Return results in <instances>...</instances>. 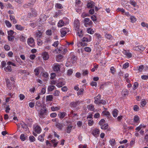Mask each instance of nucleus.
I'll list each match as a JSON object with an SVG mask.
<instances>
[{
	"mask_svg": "<svg viewBox=\"0 0 148 148\" xmlns=\"http://www.w3.org/2000/svg\"><path fill=\"white\" fill-rule=\"evenodd\" d=\"M45 135L43 134L42 135H40L38 137V140L41 141L42 142L44 140V137L45 136Z\"/></svg>",
	"mask_w": 148,
	"mask_h": 148,
	"instance_id": "37",
	"label": "nucleus"
},
{
	"mask_svg": "<svg viewBox=\"0 0 148 148\" xmlns=\"http://www.w3.org/2000/svg\"><path fill=\"white\" fill-rule=\"evenodd\" d=\"M77 35L80 38L82 37V36L83 33L82 30H79L78 31H77Z\"/></svg>",
	"mask_w": 148,
	"mask_h": 148,
	"instance_id": "40",
	"label": "nucleus"
},
{
	"mask_svg": "<svg viewBox=\"0 0 148 148\" xmlns=\"http://www.w3.org/2000/svg\"><path fill=\"white\" fill-rule=\"evenodd\" d=\"M109 143L112 146L114 145L116 143L115 140L114 139H110L109 141Z\"/></svg>",
	"mask_w": 148,
	"mask_h": 148,
	"instance_id": "45",
	"label": "nucleus"
},
{
	"mask_svg": "<svg viewBox=\"0 0 148 148\" xmlns=\"http://www.w3.org/2000/svg\"><path fill=\"white\" fill-rule=\"evenodd\" d=\"M123 53L129 58H131L132 57V53H130L128 52L127 50H124Z\"/></svg>",
	"mask_w": 148,
	"mask_h": 148,
	"instance_id": "22",
	"label": "nucleus"
},
{
	"mask_svg": "<svg viewBox=\"0 0 148 148\" xmlns=\"http://www.w3.org/2000/svg\"><path fill=\"white\" fill-rule=\"evenodd\" d=\"M15 28L18 30H22L24 28V27H23L20 25H15Z\"/></svg>",
	"mask_w": 148,
	"mask_h": 148,
	"instance_id": "34",
	"label": "nucleus"
},
{
	"mask_svg": "<svg viewBox=\"0 0 148 148\" xmlns=\"http://www.w3.org/2000/svg\"><path fill=\"white\" fill-rule=\"evenodd\" d=\"M61 67L60 65L59 64L55 63L52 66V69L54 71L58 72L60 71V69Z\"/></svg>",
	"mask_w": 148,
	"mask_h": 148,
	"instance_id": "3",
	"label": "nucleus"
},
{
	"mask_svg": "<svg viewBox=\"0 0 148 148\" xmlns=\"http://www.w3.org/2000/svg\"><path fill=\"white\" fill-rule=\"evenodd\" d=\"M4 70L6 72H11L12 69L11 66L8 65L6 67L4 68Z\"/></svg>",
	"mask_w": 148,
	"mask_h": 148,
	"instance_id": "30",
	"label": "nucleus"
},
{
	"mask_svg": "<svg viewBox=\"0 0 148 148\" xmlns=\"http://www.w3.org/2000/svg\"><path fill=\"white\" fill-rule=\"evenodd\" d=\"M40 69L41 67H38L34 69V72L35 76H38L39 74L40 73Z\"/></svg>",
	"mask_w": 148,
	"mask_h": 148,
	"instance_id": "23",
	"label": "nucleus"
},
{
	"mask_svg": "<svg viewBox=\"0 0 148 148\" xmlns=\"http://www.w3.org/2000/svg\"><path fill=\"white\" fill-rule=\"evenodd\" d=\"M29 140L33 142L35 141V138L33 136H31L29 137Z\"/></svg>",
	"mask_w": 148,
	"mask_h": 148,
	"instance_id": "60",
	"label": "nucleus"
},
{
	"mask_svg": "<svg viewBox=\"0 0 148 148\" xmlns=\"http://www.w3.org/2000/svg\"><path fill=\"white\" fill-rule=\"evenodd\" d=\"M108 127V125L107 123H106L103 125H101V128L102 129L106 130L107 129Z\"/></svg>",
	"mask_w": 148,
	"mask_h": 148,
	"instance_id": "50",
	"label": "nucleus"
},
{
	"mask_svg": "<svg viewBox=\"0 0 148 148\" xmlns=\"http://www.w3.org/2000/svg\"><path fill=\"white\" fill-rule=\"evenodd\" d=\"M69 30L66 27H63L60 30V32L61 33V36L62 37H64L67 32H69Z\"/></svg>",
	"mask_w": 148,
	"mask_h": 148,
	"instance_id": "4",
	"label": "nucleus"
},
{
	"mask_svg": "<svg viewBox=\"0 0 148 148\" xmlns=\"http://www.w3.org/2000/svg\"><path fill=\"white\" fill-rule=\"evenodd\" d=\"M147 103L146 100L145 99H143L141 100L140 104L142 107L144 106Z\"/></svg>",
	"mask_w": 148,
	"mask_h": 148,
	"instance_id": "38",
	"label": "nucleus"
},
{
	"mask_svg": "<svg viewBox=\"0 0 148 148\" xmlns=\"http://www.w3.org/2000/svg\"><path fill=\"white\" fill-rule=\"evenodd\" d=\"M91 18L94 22L96 21L97 20V17L96 16L94 15H92V16L91 17Z\"/></svg>",
	"mask_w": 148,
	"mask_h": 148,
	"instance_id": "63",
	"label": "nucleus"
},
{
	"mask_svg": "<svg viewBox=\"0 0 148 148\" xmlns=\"http://www.w3.org/2000/svg\"><path fill=\"white\" fill-rule=\"evenodd\" d=\"M71 58V60L72 61V63L75 64L77 60V57L73 53H71L69 58Z\"/></svg>",
	"mask_w": 148,
	"mask_h": 148,
	"instance_id": "8",
	"label": "nucleus"
},
{
	"mask_svg": "<svg viewBox=\"0 0 148 148\" xmlns=\"http://www.w3.org/2000/svg\"><path fill=\"white\" fill-rule=\"evenodd\" d=\"M60 108V107H54V106H52L51 107V110L52 111H55L58 110Z\"/></svg>",
	"mask_w": 148,
	"mask_h": 148,
	"instance_id": "41",
	"label": "nucleus"
},
{
	"mask_svg": "<svg viewBox=\"0 0 148 148\" xmlns=\"http://www.w3.org/2000/svg\"><path fill=\"white\" fill-rule=\"evenodd\" d=\"M73 63H72V62L71 60L70 61H67L66 62L65 64V66L66 67L71 66L73 65V64H74Z\"/></svg>",
	"mask_w": 148,
	"mask_h": 148,
	"instance_id": "27",
	"label": "nucleus"
},
{
	"mask_svg": "<svg viewBox=\"0 0 148 148\" xmlns=\"http://www.w3.org/2000/svg\"><path fill=\"white\" fill-rule=\"evenodd\" d=\"M88 124L89 126L92 125L94 123L92 119L88 120Z\"/></svg>",
	"mask_w": 148,
	"mask_h": 148,
	"instance_id": "62",
	"label": "nucleus"
},
{
	"mask_svg": "<svg viewBox=\"0 0 148 148\" xmlns=\"http://www.w3.org/2000/svg\"><path fill=\"white\" fill-rule=\"evenodd\" d=\"M42 56L43 59L45 60H47L49 58V56L48 53L46 52L42 53Z\"/></svg>",
	"mask_w": 148,
	"mask_h": 148,
	"instance_id": "13",
	"label": "nucleus"
},
{
	"mask_svg": "<svg viewBox=\"0 0 148 148\" xmlns=\"http://www.w3.org/2000/svg\"><path fill=\"white\" fill-rule=\"evenodd\" d=\"M84 91V90L83 88L80 89L77 92V95L78 96H82Z\"/></svg>",
	"mask_w": 148,
	"mask_h": 148,
	"instance_id": "32",
	"label": "nucleus"
},
{
	"mask_svg": "<svg viewBox=\"0 0 148 148\" xmlns=\"http://www.w3.org/2000/svg\"><path fill=\"white\" fill-rule=\"evenodd\" d=\"M101 97V95L99 94L98 95L95 97L94 98V99H95L94 103H95L99 104V103H100Z\"/></svg>",
	"mask_w": 148,
	"mask_h": 148,
	"instance_id": "9",
	"label": "nucleus"
},
{
	"mask_svg": "<svg viewBox=\"0 0 148 148\" xmlns=\"http://www.w3.org/2000/svg\"><path fill=\"white\" fill-rule=\"evenodd\" d=\"M119 112V111L118 110L116 109H114L112 111V115L114 117H116L117 116L118 113Z\"/></svg>",
	"mask_w": 148,
	"mask_h": 148,
	"instance_id": "24",
	"label": "nucleus"
},
{
	"mask_svg": "<svg viewBox=\"0 0 148 148\" xmlns=\"http://www.w3.org/2000/svg\"><path fill=\"white\" fill-rule=\"evenodd\" d=\"M34 4L32 3H29L27 4H25L23 7L25 8H28V7H32L34 5Z\"/></svg>",
	"mask_w": 148,
	"mask_h": 148,
	"instance_id": "36",
	"label": "nucleus"
},
{
	"mask_svg": "<svg viewBox=\"0 0 148 148\" xmlns=\"http://www.w3.org/2000/svg\"><path fill=\"white\" fill-rule=\"evenodd\" d=\"M73 126L71 125H69L66 127V131L67 133H70L71 131V129Z\"/></svg>",
	"mask_w": 148,
	"mask_h": 148,
	"instance_id": "21",
	"label": "nucleus"
},
{
	"mask_svg": "<svg viewBox=\"0 0 148 148\" xmlns=\"http://www.w3.org/2000/svg\"><path fill=\"white\" fill-rule=\"evenodd\" d=\"M63 56L60 54L58 55L56 58V61L57 62H60L62 60Z\"/></svg>",
	"mask_w": 148,
	"mask_h": 148,
	"instance_id": "19",
	"label": "nucleus"
},
{
	"mask_svg": "<svg viewBox=\"0 0 148 148\" xmlns=\"http://www.w3.org/2000/svg\"><path fill=\"white\" fill-rule=\"evenodd\" d=\"M59 44V42L58 41H55L52 45V46L55 47H56Z\"/></svg>",
	"mask_w": 148,
	"mask_h": 148,
	"instance_id": "56",
	"label": "nucleus"
},
{
	"mask_svg": "<svg viewBox=\"0 0 148 148\" xmlns=\"http://www.w3.org/2000/svg\"><path fill=\"white\" fill-rule=\"evenodd\" d=\"M105 36L108 39H111L112 38L111 35L110 34H106L105 35Z\"/></svg>",
	"mask_w": 148,
	"mask_h": 148,
	"instance_id": "54",
	"label": "nucleus"
},
{
	"mask_svg": "<svg viewBox=\"0 0 148 148\" xmlns=\"http://www.w3.org/2000/svg\"><path fill=\"white\" fill-rule=\"evenodd\" d=\"M62 13L61 10H59L58 12H56L54 17H57L58 16Z\"/></svg>",
	"mask_w": 148,
	"mask_h": 148,
	"instance_id": "58",
	"label": "nucleus"
},
{
	"mask_svg": "<svg viewBox=\"0 0 148 148\" xmlns=\"http://www.w3.org/2000/svg\"><path fill=\"white\" fill-rule=\"evenodd\" d=\"M102 113L103 116H105L107 118L110 120L112 118L110 115V114L108 111L104 110L102 112Z\"/></svg>",
	"mask_w": 148,
	"mask_h": 148,
	"instance_id": "6",
	"label": "nucleus"
},
{
	"mask_svg": "<svg viewBox=\"0 0 148 148\" xmlns=\"http://www.w3.org/2000/svg\"><path fill=\"white\" fill-rule=\"evenodd\" d=\"M35 132L38 133H40L41 131V129L40 127L38 125H36L35 128Z\"/></svg>",
	"mask_w": 148,
	"mask_h": 148,
	"instance_id": "17",
	"label": "nucleus"
},
{
	"mask_svg": "<svg viewBox=\"0 0 148 148\" xmlns=\"http://www.w3.org/2000/svg\"><path fill=\"white\" fill-rule=\"evenodd\" d=\"M65 24L64 23L63 21L61 20L59 21L58 24V26L59 27H61L63 26H64V25Z\"/></svg>",
	"mask_w": 148,
	"mask_h": 148,
	"instance_id": "20",
	"label": "nucleus"
},
{
	"mask_svg": "<svg viewBox=\"0 0 148 148\" xmlns=\"http://www.w3.org/2000/svg\"><path fill=\"white\" fill-rule=\"evenodd\" d=\"M87 108L88 110L90 111H93L95 110L94 106L92 104L88 105L87 106Z\"/></svg>",
	"mask_w": 148,
	"mask_h": 148,
	"instance_id": "29",
	"label": "nucleus"
},
{
	"mask_svg": "<svg viewBox=\"0 0 148 148\" xmlns=\"http://www.w3.org/2000/svg\"><path fill=\"white\" fill-rule=\"evenodd\" d=\"M99 129H95L93 130L92 132V134L94 136H96L99 134Z\"/></svg>",
	"mask_w": 148,
	"mask_h": 148,
	"instance_id": "16",
	"label": "nucleus"
},
{
	"mask_svg": "<svg viewBox=\"0 0 148 148\" xmlns=\"http://www.w3.org/2000/svg\"><path fill=\"white\" fill-rule=\"evenodd\" d=\"M130 4L133 5L134 7H136L137 6V3L134 0H130Z\"/></svg>",
	"mask_w": 148,
	"mask_h": 148,
	"instance_id": "43",
	"label": "nucleus"
},
{
	"mask_svg": "<svg viewBox=\"0 0 148 148\" xmlns=\"http://www.w3.org/2000/svg\"><path fill=\"white\" fill-rule=\"evenodd\" d=\"M146 127L145 125L144 124H141L139 126L137 127L136 130H137V132L139 131L142 127L145 128Z\"/></svg>",
	"mask_w": 148,
	"mask_h": 148,
	"instance_id": "31",
	"label": "nucleus"
},
{
	"mask_svg": "<svg viewBox=\"0 0 148 148\" xmlns=\"http://www.w3.org/2000/svg\"><path fill=\"white\" fill-rule=\"evenodd\" d=\"M8 40L12 42L14 40V36H8Z\"/></svg>",
	"mask_w": 148,
	"mask_h": 148,
	"instance_id": "49",
	"label": "nucleus"
},
{
	"mask_svg": "<svg viewBox=\"0 0 148 148\" xmlns=\"http://www.w3.org/2000/svg\"><path fill=\"white\" fill-rule=\"evenodd\" d=\"M55 88V86L53 85H49L48 86L47 90L48 92H51L53 91Z\"/></svg>",
	"mask_w": 148,
	"mask_h": 148,
	"instance_id": "28",
	"label": "nucleus"
},
{
	"mask_svg": "<svg viewBox=\"0 0 148 148\" xmlns=\"http://www.w3.org/2000/svg\"><path fill=\"white\" fill-rule=\"evenodd\" d=\"M91 40V37L89 35H87L85 37H84L82 39L83 42H90Z\"/></svg>",
	"mask_w": 148,
	"mask_h": 148,
	"instance_id": "11",
	"label": "nucleus"
},
{
	"mask_svg": "<svg viewBox=\"0 0 148 148\" xmlns=\"http://www.w3.org/2000/svg\"><path fill=\"white\" fill-rule=\"evenodd\" d=\"M5 23L6 25L8 27H10L12 26V24L9 21L5 20Z\"/></svg>",
	"mask_w": 148,
	"mask_h": 148,
	"instance_id": "46",
	"label": "nucleus"
},
{
	"mask_svg": "<svg viewBox=\"0 0 148 148\" xmlns=\"http://www.w3.org/2000/svg\"><path fill=\"white\" fill-rule=\"evenodd\" d=\"M56 126L58 129L61 130L62 129V127H63V125L62 123H58L56 124Z\"/></svg>",
	"mask_w": 148,
	"mask_h": 148,
	"instance_id": "26",
	"label": "nucleus"
},
{
	"mask_svg": "<svg viewBox=\"0 0 148 148\" xmlns=\"http://www.w3.org/2000/svg\"><path fill=\"white\" fill-rule=\"evenodd\" d=\"M66 115V113L65 112H61L60 113V116L59 118L60 119L63 118Z\"/></svg>",
	"mask_w": 148,
	"mask_h": 148,
	"instance_id": "44",
	"label": "nucleus"
},
{
	"mask_svg": "<svg viewBox=\"0 0 148 148\" xmlns=\"http://www.w3.org/2000/svg\"><path fill=\"white\" fill-rule=\"evenodd\" d=\"M74 26L75 27V29L76 31H78L80 27V23L79 20L77 19H76L74 22Z\"/></svg>",
	"mask_w": 148,
	"mask_h": 148,
	"instance_id": "5",
	"label": "nucleus"
},
{
	"mask_svg": "<svg viewBox=\"0 0 148 148\" xmlns=\"http://www.w3.org/2000/svg\"><path fill=\"white\" fill-rule=\"evenodd\" d=\"M84 50L87 52H90L91 51V49L90 47H86L84 48Z\"/></svg>",
	"mask_w": 148,
	"mask_h": 148,
	"instance_id": "64",
	"label": "nucleus"
},
{
	"mask_svg": "<svg viewBox=\"0 0 148 148\" xmlns=\"http://www.w3.org/2000/svg\"><path fill=\"white\" fill-rule=\"evenodd\" d=\"M65 82L64 79L62 78H60L57 81L56 86L58 88H61L63 86L65 85Z\"/></svg>",
	"mask_w": 148,
	"mask_h": 148,
	"instance_id": "2",
	"label": "nucleus"
},
{
	"mask_svg": "<svg viewBox=\"0 0 148 148\" xmlns=\"http://www.w3.org/2000/svg\"><path fill=\"white\" fill-rule=\"evenodd\" d=\"M51 141L52 143L53 144V146L54 147H56L58 144V142L56 140V139L52 140H51Z\"/></svg>",
	"mask_w": 148,
	"mask_h": 148,
	"instance_id": "35",
	"label": "nucleus"
},
{
	"mask_svg": "<svg viewBox=\"0 0 148 148\" xmlns=\"http://www.w3.org/2000/svg\"><path fill=\"white\" fill-rule=\"evenodd\" d=\"M40 17V21L41 22H44L46 20L47 17L46 15L43 14H41Z\"/></svg>",
	"mask_w": 148,
	"mask_h": 148,
	"instance_id": "12",
	"label": "nucleus"
},
{
	"mask_svg": "<svg viewBox=\"0 0 148 148\" xmlns=\"http://www.w3.org/2000/svg\"><path fill=\"white\" fill-rule=\"evenodd\" d=\"M80 102L79 101H77L75 102H71L70 103V105L71 107L74 108L76 107L79 104Z\"/></svg>",
	"mask_w": 148,
	"mask_h": 148,
	"instance_id": "18",
	"label": "nucleus"
},
{
	"mask_svg": "<svg viewBox=\"0 0 148 148\" xmlns=\"http://www.w3.org/2000/svg\"><path fill=\"white\" fill-rule=\"evenodd\" d=\"M87 6L88 8H93L95 6V3L92 1H88L87 2Z\"/></svg>",
	"mask_w": 148,
	"mask_h": 148,
	"instance_id": "10",
	"label": "nucleus"
},
{
	"mask_svg": "<svg viewBox=\"0 0 148 148\" xmlns=\"http://www.w3.org/2000/svg\"><path fill=\"white\" fill-rule=\"evenodd\" d=\"M138 83L137 82H135L133 86V90H135L138 87Z\"/></svg>",
	"mask_w": 148,
	"mask_h": 148,
	"instance_id": "47",
	"label": "nucleus"
},
{
	"mask_svg": "<svg viewBox=\"0 0 148 148\" xmlns=\"http://www.w3.org/2000/svg\"><path fill=\"white\" fill-rule=\"evenodd\" d=\"M139 116L137 115H135L134 118V120L135 122H137L139 120Z\"/></svg>",
	"mask_w": 148,
	"mask_h": 148,
	"instance_id": "52",
	"label": "nucleus"
},
{
	"mask_svg": "<svg viewBox=\"0 0 148 148\" xmlns=\"http://www.w3.org/2000/svg\"><path fill=\"white\" fill-rule=\"evenodd\" d=\"M14 33V32L12 30H10L8 31V36H13Z\"/></svg>",
	"mask_w": 148,
	"mask_h": 148,
	"instance_id": "55",
	"label": "nucleus"
},
{
	"mask_svg": "<svg viewBox=\"0 0 148 148\" xmlns=\"http://www.w3.org/2000/svg\"><path fill=\"white\" fill-rule=\"evenodd\" d=\"M20 138L22 141H24L25 139V135L23 134H22L20 136Z\"/></svg>",
	"mask_w": 148,
	"mask_h": 148,
	"instance_id": "57",
	"label": "nucleus"
},
{
	"mask_svg": "<svg viewBox=\"0 0 148 148\" xmlns=\"http://www.w3.org/2000/svg\"><path fill=\"white\" fill-rule=\"evenodd\" d=\"M144 66L143 65L140 66L138 69V70L139 72H141L144 69Z\"/></svg>",
	"mask_w": 148,
	"mask_h": 148,
	"instance_id": "53",
	"label": "nucleus"
},
{
	"mask_svg": "<svg viewBox=\"0 0 148 148\" xmlns=\"http://www.w3.org/2000/svg\"><path fill=\"white\" fill-rule=\"evenodd\" d=\"M60 94V91L58 90H56L53 93V95L55 96H58Z\"/></svg>",
	"mask_w": 148,
	"mask_h": 148,
	"instance_id": "59",
	"label": "nucleus"
},
{
	"mask_svg": "<svg viewBox=\"0 0 148 148\" xmlns=\"http://www.w3.org/2000/svg\"><path fill=\"white\" fill-rule=\"evenodd\" d=\"M62 20L63 21L65 24H68L69 23V20L67 17H63Z\"/></svg>",
	"mask_w": 148,
	"mask_h": 148,
	"instance_id": "42",
	"label": "nucleus"
},
{
	"mask_svg": "<svg viewBox=\"0 0 148 148\" xmlns=\"http://www.w3.org/2000/svg\"><path fill=\"white\" fill-rule=\"evenodd\" d=\"M128 94V91L127 89L123 90H122V95L125 96L127 95Z\"/></svg>",
	"mask_w": 148,
	"mask_h": 148,
	"instance_id": "33",
	"label": "nucleus"
},
{
	"mask_svg": "<svg viewBox=\"0 0 148 148\" xmlns=\"http://www.w3.org/2000/svg\"><path fill=\"white\" fill-rule=\"evenodd\" d=\"M9 17L10 20L13 24H15L17 23V21L15 18V16L12 15H10Z\"/></svg>",
	"mask_w": 148,
	"mask_h": 148,
	"instance_id": "15",
	"label": "nucleus"
},
{
	"mask_svg": "<svg viewBox=\"0 0 148 148\" xmlns=\"http://www.w3.org/2000/svg\"><path fill=\"white\" fill-rule=\"evenodd\" d=\"M27 42L28 45L31 47H33L35 45L34 39L32 38H28Z\"/></svg>",
	"mask_w": 148,
	"mask_h": 148,
	"instance_id": "7",
	"label": "nucleus"
},
{
	"mask_svg": "<svg viewBox=\"0 0 148 148\" xmlns=\"http://www.w3.org/2000/svg\"><path fill=\"white\" fill-rule=\"evenodd\" d=\"M130 19L131 20V22L132 23H134L136 21V18L135 16H130Z\"/></svg>",
	"mask_w": 148,
	"mask_h": 148,
	"instance_id": "39",
	"label": "nucleus"
},
{
	"mask_svg": "<svg viewBox=\"0 0 148 148\" xmlns=\"http://www.w3.org/2000/svg\"><path fill=\"white\" fill-rule=\"evenodd\" d=\"M56 7L58 8L61 9L63 8V6L62 4L59 3H56L55 5Z\"/></svg>",
	"mask_w": 148,
	"mask_h": 148,
	"instance_id": "51",
	"label": "nucleus"
},
{
	"mask_svg": "<svg viewBox=\"0 0 148 148\" xmlns=\"http://www.w3.org/2000/svg\"><path fill=\"white\" fill-rule=\"evenodd\" d=\"M48 110L45 107L41 109L38 112V116L41 118H44L45 116L47 115Z\"/></svg>",
	"mask_w": 148,
	"mask_h": 148,
	"instance_id": "1",
	"label": "nucleus"
},
{
	"mask_svg": "<svg viewBox=\"0 0 148 148\" xmlns=\"http://www.w3.org/2000/svg\"><path fill=\"white\" fill-rule=\"evenodd\" d=\"M73 70L72 69H70L68 71L67 75H71L73 73Z\"/></svg>",
	"mask_w": 148,
	"mask_h": 148,
	"instance_id": "61",
	"label": "nucleus"
},
{
	"mask_svg": "<svg viewBox=\"0 0 148 148\" xmlns=\"http://www.w3.org/2000/svg\"><path fill=\"white\" fill-rule=\"evenodd\" d=\"M53 97L52 95H47L46 97V101L47 102L52 101Z\"/></svg>",
	"mask_w": 148,
	"mask_h": 148,
	"instance_id": "25",
	"label": "nucleus"
},
{
	"mask_svg": "<svg viewBox=\"0 0 148 148\" xmlns=\"http://www.w3.org/2000/svg\"><path fill=\"white\" fill-rule=\"evenodd\" d=\"M57 50L59 53H62L63 54H65L67 50L66 49H64L63 50V48H61L59 49L57 48Z\"/></svg>",
	"mask_w": 148,
	"mask_h": 148,
	"instance_id": "14",
	"label": "nucleus"
},
{
	"mask_svg": "<svg viewBox=\"0 0 148 148\" xmlns=\"http://www.w3.org/2000/svg\"><path fill=\"white\" fill-rule=\"evenodd\" d=\"M21 125L22 128H23L24 129H27V125L24 122H23L22 123H21Z\"/></svg>",
	"mask_w": 148,
	"mask_h": 148,
	"instance_id": "48",
	"label": "nucleus"
}]
</instances>
